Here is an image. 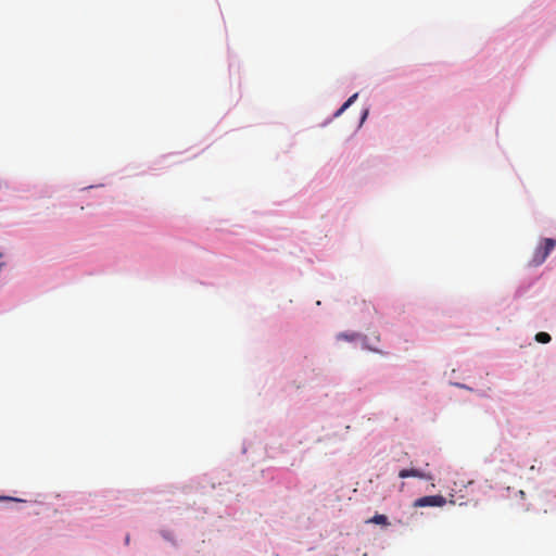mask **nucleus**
Instances as JSON below:
<instances>
[{
  "label": "nucleus",
  "instance_id": "2",
  "mask_svg": "<svg viewBox=\"0 0 556 556\" xmlns=\"http://www.w3.org/2000/svg\"><path fill=\"white\" fill-rule=\"evenodd\" d=\"M446 498L443 495H428L420 498H417L414 503L416 507H428V506H438L441 507L445 505Z\"/></svg>",
  "mask_w": 556,
  "mask_h": 556
},
{
  "label": "nucleus",
  "instance_id": "7",
  "mask_svg": "<svg viewBox=\"0 0 556 556\" xmlns=\"http://www.w3.org/2000/svg\"><path fill=\"white\" fill-rule=\"evenodd\" d=\"M535 340L539 342V343H543V344H546L548 342H551L552 338L551 336L547 333V332H538L535 334Z\"/></svg>",
  "mask_w": 556,
  "mask_h": 556
},
{
  "label": "nucleus",
  "instance_id": "1",
  "mask_svg": "<svg viewBox=\"0 0 556 556\" xmlns=\"http://www.w3.org/2000/svg\"><path fill=\"white\" fill-rule=\"evenodd\" d=\"M556 247V240L546 238L542 241V245L539 247L534 253L533 263L535 265H541L546 257L549 255V253L554 250Z\"/></svg>",
  "mask_w": 556,
  "mask_h": 556
},
{
  "label": "nucleus",
  "instance_id": "6",
  "mask_svg": "<svg viewBox=\"0 0 556 556\" xmlns=\"http://www.w3.org/2000/svg\"><path fill=\"white\" fill-rule=\"evenodd\" d=\"M368 522L377 523V525H389L388 517L386 515L377 514L375 515Z\"/></svg>",
  "mask_w": 556,
  "mask_h": 556
},
{
  "label": "nucleus",
  "instance_id": "9",
  "mask_svg": "<svg viewBox=\"0 0 556 556\" xmlns=\"http://www.w3.org/2000/svg\"><path fill=\"white\" fill-rule=\"evenodd\" d=\"M368 115V111L366 110L362 116V123L364 122V119L367 117Z\"/></svg>",
  "mask_w": 556,
  "mask_h": 556
},
{
  "label": "nucleus",
  "instance_id": "4",
  "mask_svg": "<svg viewBox=\"0 0 556 556\" xmlns=\"http://www.w3.org/2000/svg\"><path fill=\"white\" fill-rule=\"evenodd\" d=\"M357 93H354L353 96H351L344 103L343 105L336 112L334 116H339L341 115L349 106H351L354 101L357 99Z\"/></svg>",
  "mask_w": 556,
  "mask_h": 556
},
{
  "label": "nucleus",
  "instance_id": "5",
  "mask_svg": "<svg viewBox=\"0 0 556 556\" xmlns=\"http://www.w3.org/2000/svg\"><path fill=\"white\" fill-rule=\"evenodd\" d=\"M358 338V334L355 332H340L337 334V340H345V341H354Z\"/></svg>",
  "mask_w": 556,
  "mask_h": 556
},
{
  "label": "nucleus",
  "instance_id": "3",
  "mask_svg": "<svg viewBox=\"0 0 556 556\" xmlns=\"http://www.w3.org/2000/svg\"><path fill=\"white\" fill-rule=\"evenodd\" d=\"M399 477L403 478V479L404 478H410V477L419 478V479H425V480H431L432 479L431 475L425 473V472H422V471H420L418 469H414V468L400 470Z\"/></svg>",
  "mask_w": 556,
  "mask_h": 556
},
{
  "label": "nucleus",
  "instance_id": "8",
  "mask_svg": "<svg viewBox=\"0 0 556 556\" xmlns=\"http://www.w3.org/2000/svg\"><path fill=\"white\" fill-rule=\"evenodd\" d=\"M162 535H163V538H164L165 540L170 541V542H174V540H173V538H172V534H170L169 532L164 531V532H162Z\"/></svg>",
  "mask_w": 556,
  "mask_h": 556
}]
</instances>
